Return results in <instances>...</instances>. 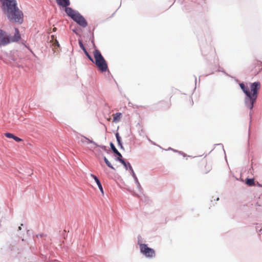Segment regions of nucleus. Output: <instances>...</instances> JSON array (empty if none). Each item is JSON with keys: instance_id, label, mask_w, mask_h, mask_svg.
<instances>
[{"instance_id": "obj_43", "label": "nucleus", "mask_w": 262, "mask_h": 262, "mask_svg": "<svg viewBox=\"0 0 262 262\" xmlns=\"http://www.w3.org/2000/svg\"><path fill=\"white\" fill-rule=\"evenodd\" d=\"M128 105H129V106H132V104L130 102H129V103H128Z\"/></svg>"}, {"instance_id": "obj_34", "label": "nucleus", "mask_w": 262, "mask_h": 262, "mask_svg": "<svg viewBox=\"0 0 262 262\" xmlns=\"http://www.w3.org/2000/svg\"><path fill=\"white\" fill-rule=\"evenodd\" d=\"M104 162L105 163L106 161H108V160L106 158L105 156H103V157Z\"/></svg>"}, {"instance_id": "obj_9", "label": "nucleus", "mask_w": 262, "mask_h": 262, "mask_svg": "<svg viewBox=\"0 0 262 262\" xmlns=\"http://www.w3.org/2000/svg\"><path fill=\"white\" fill-rule=\"evenodd\" d=\"M110 146L112 152L114 154V156H116L115 160L117 161L123 158L122 154L118 150L114 144L112 142L110 143Z\"/></svg>"}, {"instance_id": "obj_37", "label": "nucleus", "mask_w": 262, "mask_h": 262, "mask_svg": "<svg viewBox=\"0 0 262 262\" xmlns=\"http://www.w3.org/2000/svg\"><path fill=\"white\" fill-rule=\"evenodd\" d=\"M194 79H195V85L196 84V82H197V79H196V77L195 75H194Z\"/></svg>"}, {"instance_id": "obj_22", "label": "nucleus", "mask_w": 262, "mask_h": 262, "mask_svg": "<svg viewBox=\"0 0 262 262\" xmlns=\"http://www.w3.org/2000/svg\"><path fill=\"white\" fill-rule=\"evenodd\" d=\"M53 46L55 48H59L60 47V44L58 42V41L57 39H55L52 43Z\"/></svg>"}, {"instance_id": "obj_36", "label": "nucleus", "mask_w": 262, "mask_h": 262, "mask_svg": "<svg viewBox=\"0 0 262 262\" xmlns=\"http://www.w3.org/2000/svg\"><path fill=\"white\" fill-rule=\"evenodd\" d=\"M85 139L84 138H83V139H81L80 141H81V142L84 143L85 142ZM86 140H87L86 139Z\"/></svg>"}, {"instance_id": "obj_1", "label": "nucleus", "mask_w": 262, "mask_h": 262, "mask_svg": "<svg viewBox=\"0 0 262 262\" xmlns=\"http://www.w3.org/2000/svg\"><path fill=\"white\" fill-rule=\"evenodd\" d=\"M1 9L7 19L12 23L21 24L24 14L18 7L16 0H0Z\"/></svg>"}, {"instance_id": "obj_39", "label": "nucleus", "mask_w": 262, "mask_h": 262, "mask_svg": "<svg viewBox=\"0 0 262 262\" xmlns=\"http://www.w3.org/2000/svg\"><path fill=\"white\" fill-rule=\"evenodd\" d=\"M172 151H174V152H178V153H179V150L174 149H173V150Z\"/></svg>"}, {"instance_id": "obj_20", "label": "nucleus", "mask_w": 262, "mask_h": 262, "mask_svg": "<svg viewBox=\"0 0 262 262\" xmlns=\"http://www.w3.org/2000/svg\"><path fill=\"white\" fill-rule=\"evenodd\" d=\"M95 182L97 184V185L98 186V187L99 189L100 190L101 193L102 194H104V191H103V187H102V185L100 180L99 179H98Z\"/></svg>"}, {"instance_id": "obj_41", "label": "nucleus", "mask_w": 262, "mask_h": 262, "mask_svg": "<svg viewBox=\"0 0 262 262\" xmlns=\"http://www.w3.org/2000/svg\"><path fill=\"white\" fill-rule=\"evenodd\" d=\"M250 125H249V135H248L249 137L250 136Z\"/></svg>"}, {"instance_id": "obj_4", "label": "nucleus", "mask_w": 262, "mask_h": 262, "mask_svg": "<svg viewBox=\"0 0 262 262\" xmlns=\"http://www.w3.org/2000/svg\"><path fill=\"white\" fill-rule=\"evenodd\" d=\"M64 11L67 15L79 26L83 28L88 26V21L78 11L73 9L72 8H67L64 9Z\"/></svg>"}, {"instance_id": "obj_27", "label": "nucleus", "mask_w": 262, "mask_h": 262, "mask_svg": "<svg viewBox=\"0 0 262 262\" xmlns=\"http://www.w3.org/2000/svg\"><path fill=\"white\" fill-rule=\"evenodd\" d=\"M90 176L94 180L95 182L99 179V178L96 176L93 173H91Z\"/></svg>"}, {"instance_id": "obj_19", "label": "nucleus", "mask_w": 262, "mask_h": 262, "mask_svg": "<svg viewBox=\"0 0 262 262\" xmlns=\"http://www.w3.org/2000/svg\"><path fill=\"white\" fill-rule=\"evenodd\" d=\"M83 53L85 55V56L87 57V58L92 62H94V60L92 56L89 54V53L88 52L87 50L85 49L82 50Z\"/></svg>"}, {"instance_id": "obj_15", "label": "nucleus", "mask_w": 262, "mask_h": 262, "mask_svg": "<svg viewBox=\"0 0 262 262\" xmlns=\"http://www.w3.org/2000/svg\"><path fill=\"white\" fill-rule=\"evenodd\" d=\"M115 137L116 138V140H117L118 146L120 147V148L121 149L124 150V148L123 145V143L122 141V138H121V136H120L118 132H116L115 133Z\"/></svg>"}, {"instance_id": "obj_11", "label": "nucleus", "mask_w": 262, "mask_h": 262, "mask_svg": "<svg viewBox=\"0 0 262 262\" xmlns=\"http://www.w3.org/2000/svg\"><path fill=\"white\" fill-rule=\"evenodd\" d=\"M118 161L121 163L123 165L125 170H128L130 173L132 172V171H134L130 163L123 158Z\"/></svg>"}, {"instance_id": "obj_16", "label": "nucleus", "mask_w": 262, "mask_h": 262, "mask_svg": "<svg viewBox=\"0 0 262 262\" xmlns=\"http://www.w3.org/2000/svg\"><path fill=\"white\" fill-rule=\"evenodd\" d=\"M5 136L8 138H12L16 142H19L23 141V139L18 137L17 136H15L13 134L7 132L5 134Z\"/></svg>"}, {"instance_id": "obj_28", "label": "nucleus", "mask_w": 262, "mask_h": 262, "mask_svg": "<svg viewBox=\"0 0 262 262\" xmlns=\"http://www.w3.org/2000/svg\"><path fill=\"white\" fill-rule=\"evenodd\" d=\"M254 186H257V187H262V184H260L259 182H255V184L254 185Z\"/></svg>"}, {"instance_id": "obj_23", "label": "nucleus", "mask_w": 262, "mask_h": 262, "mask_svg": "<svg viewBox=\"0 0 262 262\" xmlns=\"http://www.w3.org/2000/svg\"><path fill=\"white\" fill-rule=\"evenodd\" d=\"M78 43H79V47L80 48V49L82 50L84 49H85L83 43V41L81 39H79L78 40Z\"/></svg>"}, {"instance_id": "obj_35", "label": "nucleus", "mask_w": 262, "mask_h": 262, "mask_svg": "<svg viewBox=\"0 0 262 262\" xmlns=\"http://www.w3.org/2000/svg\"><path fill=\"white\" fill-rule=\"evenodd\" d=\"M27 234L30 236L31 234V231H30L29 230H27Z\"/></svg>"}, {"instance_id": "obj_38", "label": "nucleus", "mask_w": 262, "mask_h": 262, "mask_svg": "<svg viewBox=\"0 0 262 262\" xmlns=\"http://www.w3.org/2000/svg\"><path fill=\"white\" fill-rule=\"evenodd\" d=\"M215 145H221L222 146V147L223 148V145L222 143H220V144H215Z\"/></svg>"}, {"instance_id": "obj_3", "label": "nucleus", "mask_w": 262, "mask_h": 262, "mask_svg": "<svg viewBox=\"0 0 262 262\" xmlns=\"http://www.w3.org/2000/svg\"><path fill=\"white\" fill-rule=\"evenodd\" d=\"M95 28L93 29L92 33V39H91L92 43L94 45L95 47L94 51V63L97 67L98 70L101 73H104L108 72H109V69L108 68L107 62L102 56L101 52L97 49L96 48L94 39V31Z\"/></svg>"}, {"instance_id": "obj_13", "label": "nucleus", "mask_w": 262, "mask_h": 262, "mask_svg": "<svg viewBox=\"0 0 262 262\" xmlns=\"http://www.w3.org/2000/svg\"><path fill=\"white\" fill-rule=\"evenodd\" d=\"M130 174H131V176L133 177V178L134 179L135 183L136 185V186H137V188L138 191L140 193H143V189L142 188L135 171H132V172Z\"/></svg>"}, {"instance_id": "obj_12", "label": "nucleus", "mask_w": 262, "mask_h": 262, "mask_svg": "<svg viewBox=\"0 0 262 262\" xmlns=\"http://www.w3.org/2000/svg\"><path fill=\"white\" fill-rule=\"evenodd\" d=\"M6 32L0 29V45L5 46L9 44V42H7V36H6Z\"/></svg>"}, {"instance_id": "obj_45", "label": "nucleus", "mask_w": 262, "mask_h": 262, "mask_svg": "<svg viewBox=\"0 0 262 262\" xmlns=\"http://www.w3.org/2000/svg\"><path fill=\"white\" fill-rule=\"evenodd\" d=\"M21 229V226L18 227V230H20Z\"/></svg>"}, {"instance_id": "obj_10", "label": "nucleus", "mask_w": 262, "mask_h": 262, "mask_svg": "<svg viewBox=\"0 0 262 262\" xmlns=\"http://www.w3.org/2000/svg\"><path fill=\"white\" fill-rule=\"evenodd\" d=\"M80 136H81L82 137L84 138L85 139L88 141V143H91L94 145L96 147H99L102 149L104 151L106 152L107 154L110 153V151L108 150L107 149L106 146L103 145H99L97 143H96L95 141H94L93 140L90 139L89 138H87L86 137L80 134Z\"/></svg>"}, {"instance_id": "obj_33", "label": "nucleus", "mask_w": 262, "mask_h": 262, "mask_svg": "<svg viewBox=\"0 0 262 262\" xmlns=\"http://www.w3.org/2000/svg\"><path fill=\"white\" fill-rule=\"evenodd\" d=\"M218 72H222L223 73H224V74H226L227 75H228L225 72V71L224 70H218L217 71Z\"/></svg>"}, {"instance_id": "obj_5", "label": "nucleus", "mask_w": 262, "mask_h": 262, "mask_svg": "<svg viewBox=\"0 0 262 262\" xmlns=\"http://www.w3.org/2000/svg\"><path fill=\"white\" fill-rule=\"evenodd\" d=\"M211 38L208 36V39L206 40L205 42L203 41L200 42V48L202 55L206 59H208V55L213 51V48L211 45Z\"/></svg>"}, {"instance_id": "obj_44", "label": "nucleus", "mask_w": 262, "mask_h": 262, "mask_svg": "<svg viewBox=\"0 0 262 262\" xmlns=\"http://www.w3.org/2000/svg\"><path fill=\"white\" fill-rule=\"evenodd\" d=\"M219 198H217L216 199H214V201H219Z\"/></svg>"}, {"instance_id": "obj_18", "label": "nucleus", "mask_w": 262, "mask_h": 262, "mask_svg": "<svg viewBox=\"0 0 262 262\" xmlns=\"http://www.w3.org/2000/svg\"><path fill=\"white\" fill-rule=\"evenodd\" d=\"M245 184L249 186H254L255 180L254 178H247L245 180Z\"/></svg>"}, {"instance_id": "obj_21", "label": "nucleus", "mask_w": 262, "mask_h": 262, "mask_svg": "<svg viewBox=\"0 0 262 262\" xmlns=\"http://www.w3.org/2000/svg\"><path fill=\"white\" fill-rule=\"evenodd\" d=\"M79 30H81L80 28H79L78 27H75V28H74V29H72V32L73 33H75L79 37H81V35L78 32V31Z\"/></svg>"}, {"instance_id": "obj_48", "label": "nucleus", "mask_w": 262, "mask_h": 262, "mask_svg": "<svg viewBox=\"0 0 262 262\" xmlns=\"http://www.w3.org/2000/svg\"><path fill=\"white\" fill-rule=\"evenodd\" d=\"M20 226H23V224H21Z\"/></svg>"}, {"instance_id": "obj_31", "label": "nucleus", "mask_w": 262, "mask_h": 262, "mask_svg": "<svg viewBox=\"0 0 262 262\" xmlns=\"http://www.w3.org/2000/svg\"><path fill=\"white\" fill-rule=\"evenodd\" d=\"M179 154H180V155H182L183 156V157H186V154H185L184 152H183V151H179Z\"/></svg>"}, {"instance_id": "obj_2", "label": "nucleus", "mask_w": 262, "mask_h": 262, "mask_svg": "<svg viewBox=\"0 0 262 262\" xmlns=\"http://www.w3.org/2000/svg\"><path fill=\"white\" fill-rule=\"evenodd\" d=\"M260 86V82L258 81L250 83L248 109L250 110L249 112L250 123L251 122V116L252 114V111L258 98Z\"/></svg>"}, {"instance_id": "obj_32", "label": "nucleus", "mask_w": 262, "mask_h": 262, "mask_svg": "<svg viewBox=\"0 0 262 262\" xmlns=\"http://www.w3.org/2000/svg\"><path fill=\"white\" fill-rule=\"evenodd\" d=\"M256 206H259V207H260V206H262V204H261L260 203V202H259V201H258V202L256 203Z\"/></svg>"}, {"instance_id": "obj_24", "label": "nucleus", "mask_w": 262, "mask_h": 262, "mask_svg": "<svg viewBox=\"0 0 262 262\" xmlns=\"http://www.w3.org/2000/svg\"><path fill=\"white\" fill-rule=\"evenodd\" d=\"M106 165L111 169L113 170H115V167L112 165V164L110 163V162L108 160L105 162V163Z\"/></svg>"}, {"instance_id": "obj_47", "label": "nucleus", "mask_w": 262, "mask_h": 262, "mask_svg": "<svg viewBox=\"0 0 262 262\" xmlns=\"http://www.w3.org/2000/svg\"><path fill=\"white\" fill-rule=\"evenodd\" d=\"M191 102H192V104L193 103V100L191 99Z\"/></svg>"}, {"instance_id": "obj_14", "label": "nucleus", "mask_w": 262, "mask_h": 262, "mask_svg": "<svg viewBox=\"0 0 262 262\" xmlns=\"http://www.w3.org/2000/svg\"><path fill=\"white\" fill-rule=\"evenodd\" d=\"M56 2L58 6L64 7V9L70 8L69 7L71 4L70 0H56Z\"/></svg>"}, {"instance_id": "obj_7", "label": "nucleus", "mask_w": 262, "mask_h": 262, "mask_svg": "<svg viewBox=\"0 0 262 262\" xmlns=\"http://www.w3.org/2000/svg\"><path fill=\"white\" fill-rule=\"evenodd\" d=\"M239 86L245 96L244 98L245 106L248 108L249 88L244 82H240Z\"/></svg>"}, {"instance_id": "obj_25", "label": "nucleus", "mask_w": 262, "mask_h": 262, "mask_svg": "<svg viewBox=\"0 0 262 262\" xmlns=\"http://www.w3.org/2000/svg\"><path fill=\"white\" fill-rule=\"evenodd\" d=\"M137 239H138V244L139 245V247H140V245L143 244L142 243V238L140 235H139L137 237Z\"/></svg>"}, {"instance_id": "obj_30", "label": "nucleus", "mask_w": 262, "mask_h": 262, "mask_svg": "<svg viewBox=\"0 0 262 262\" xmlns=\"http://www.w3.org/2000/svg\"><path fill=\"white\" fill-rule=\"evenodd\" d=\"M45 236H46V235H45L43 233H40V234H37L36 235V237H44Z\"/></svg>"}, {"instance_id": "obj_26", "label": "nucleus", "mask_w": 262, "mask_h": 262, "mask_svg": "<svg viewBox=\"0 0 262 262\" xmlns=\"http://www.w3.org/2000/svg\"><path fill=\"white\" fill-rule=\"evenodd\" d=\"M128 190L129 192H130L133 194V195H134V196H137V197H138V198H139V197H140V195H139L138 194H137V193H136V192L134 191V190H130V189H128Z\"/></svg>"}, {"instance_id": "obj_42", "label": "nucleus", "mask_w": 262, "mask_h": 262, "mask_svg": "<svg viewBox=\"0 0 262 262\" xmlns=\"http://www.w3.org/2000/svg\"><path fill=\"white\" fill-rule=\"evenodd\" d=\"M148 140L151 142L154 145H156V143H154L153 142H152L150 139H148Z\"/></svg>"}, {"instance_id": "obj_46", "label": "nucleus", "mask_w": 262, "mask_h": 262, "mask_svg": "<svg viewBox=\"0 0 262 262\" xmlns=\"http://www.w3.org/2000/svg\"><path fill=\"white\" fill-rule=\"evenodd\" d=\"M115 13V12L112 14V16L110 17H113Z\"/></svg>"}, {"instance_id": "obj_29", "label": "nucleus", "mask_w": 262, "mask_h": 262, "mask_svg": "<svg viewBox=\"0 0 262 262\" xmlns=\"http://www.w3.org/2000/svg\"><path fill=\"white\" fill-rule=\"evenodd\" d=\"M9 58L11 60L13 61L14 62H15L16 60V58L13 55H11Z\"/></svg>"}, {"instance_id": "obj_8", "label": "nucleus", "mask_w": 262, "mask_h": 262, "mask_svg": "<svg viewBox=\"0 0 262 262\" xmlns=\"http://www.w3.org/2000/svg\"><path fill=\"white\" fill-rule=\"evenodd\" d=\"M21 39V36L18 28H15V33L14 35L12 36L10 34L7 35V42L9 43L11 42H15L18 41Z\"/></svg>"}, {"instance_id": "obj_17", "label": "nucleus", "mask_w": 262, "mask_h": 262, "mask_svg": "<svg viewBox=\"0 0 262 262\" xmlns=\"http://www.w3.org/2000/svg\"><path fill=\"white\" fill-rule=\"evenodd\" d=\"M122 116V114L121 113L118 112L115 113L113 116V121L114 122H118L119 121H120Z\"/></svg>"}, {"instance_id": "obj_40", "label": "nucleus", "mask_w": 262, "mask_h": 262, "mask_svg": "<svg viewBox=\"0 0 262 262\" xmlns=\"http://www.w3.org/2000/svg\"><path fill=\"white\" fill-rule=\"evenodd\" d=\"M167 150H173V149L171 147H169Z\"/></svg>"}, {"instance_id": "obj_6", "label": "nucleus", "mask_w": 262, "mask_h": 262, "mask_svg": "<svg viewBox=\"0 0 262 262\" xmlns=\"http://www.w3.org/2000/svg\"><path fill=\"white\" fill-rule=\"evenodd\" d=\"M140 252L147 258H152L155 256L154 249L149 247L147 244H141L140 248Z\"/></svg>"}]
</instances>
